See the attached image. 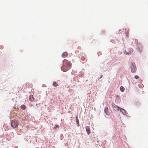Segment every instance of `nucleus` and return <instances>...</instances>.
Masks as SVG:
<instances>
[{"label": "nucleus", "instance_id": "1", "mask_svg": "<svg viewBox=\"0 0 148 148\" xmlns=\"http://www.w3.org/2000/svg\"><path fill=\"white\" fill-rule=\"evenodd\" d=\"M71 65L69 61L64 59L63 61V65L61 67V69L63 71H66L70 69Z\"/></svg>", "mask_w": 148, "mask_h": 148}, {"label": "nucleus", "instance_id": "2", "mask_svg": "<svg viewBox=\"0 0 148 148\" xmlns=\"http://www.w3.org/2000/svg\"><path fill=\"white\" fill-rule=\"evenodd\" d=\"M18 123L16 120H14L11 121V126L14 128L17 127L18 126Z\"/></svg>", "mask_w": 148, "mask_h": 148}, {"label": "nucleus", "instance_id": "3", "mask_svg": "<svg viewBox=\"0 0 148 148\" xmlns=\"http://www.w3.org/2000/svg\"><path fill=\"white\" fill-rule=\"evenodd\" d=\"M130 68L131 71L132 73H134L136 72V68L134 63L132 62L131 63Z\"/></svg>", "mask_w": 148, "mask_h": 148}, {"label": "nucleus", "instance_id": "4", "mask_svg": "<svg viewBox=\"0 0 148 148\" xmlns=\"http://www.w3.org/2000/svg\"><path fill=\"white\" fill-rule=\"evenodd\" d=\"M112 105L113 109L116 111H117L119 110L120 108L116 105L114 103H112Z\"/></svg>", "mask_w": 148, "mask_h": 148}, {"label": "nucleus", "instance_id": "5", "mask_svg": "<svg viewBox=\"0 0 148 148\" xmlns=\"http://www.w3.org/2000/svg\"><path fill=\"white\" fill-rule=\"evenodd\" d=\"M120 109L121 112L123 114L125 115L127 114V112L124 109L120 108Z\"/></svg>", "mask_w": 148, "mask_h": 148}, {"label": "nucleus", "instance_id": "6", "mask_svg": "<svg viewBox=\"0 0 148 148\" xmlns=\"http://www.w3.org/2000/svg\"><path fill=\"white\" fill-rule=\"evenodd\" d=\"M86 130L88 134H89L90 132V130L89 127L86 126Z\"/></svg>", "mask_w": 148, "mask_h": 148}, {"label": "nucleus", "instance_id": "7", "mask_svg": "<svg viewBox=\"0 0 148 148\" xmlns=\"http://www.w3.org/2000/svg\"><path fill=\"white\" fill-rule=\"evenodd\" d=\"M108 107H106L104 109V112L106 113V114L107 115H108L109 113V112L108 111Z\"/></svg>", "mask_w": 148, "mask_h": 148}, {"label": "nucleus", "instance_id": "8", "mask_svg": "<svg viewBox=\"0 0 148 148\" xmlns=\"http://www.w3.org/2000/svg\"><path fill=\"white\" fill-rule=\"evenodd\" d=\"M29 100L32 101H33L34 100V99L33 97V96L31 95H29Z\"/></svg>", "mask_w": 148, "mask_h": 148}, {"label": "nucleus", "instance_id": "9", "mask_svg": "<svg viewBox=\"0 0 148 148\" xmlns=\"http://www.w3.org/2000/svg\"><path fill=\"white\" fill-rule=\"evenodd\" d=\"M68 55V53L66 52H64L62 53V56L63 58L66 57Z\"/></svg>", "mask_w": 148, "mask_h": 148}, {"label": "nucleus", "instance_id": "10", "mask_svg": "<svg viewBox=\"0 0 148 148\" xmlns=\"http://www.w3.org/2000/svg\"><path fill=\"white\" fill-rule=\"evenodd\" d=\"M137 46L138 47V48L139 50L141 51L142 50V48L141 45L140 44H137Z\"/></svg>", "mask_w": 148, "mask_h": 148}, {"label": "nucleus", "instance_id": "11", "mask_svg": "<svg viewBox=\"0 0 148 148\" xmlns=\"http://www.w3.org/2000/svg\"><path fill=\"white\" fill-rule=\"evenodd\" d=\"M52 85L53 86H54L55 87L57 86H58V85L57 83H56V82H55V81L54 82H53Z\"/></svg>", "mask_w": 148, "mask_h": 148}, {"label": "nucleus", "instance_id": "12", "mask_svg": "<svg viewBox=\"0 0 148 148\" xmlns=\"http://www.w3.org/2000/svg\"><path fill=\"white\" fill-rule=\"evenodd\" d=\"M120 90L121 92H123L124 91L125 88L123 86H121L120 88Z\"/></svg>", "mask_w": 148, "mask_h": 148}, {"label": "nucleus", "instance_id": "13", "mask_svg": "<svg viewBox=\"0 0 148 148\" xmlns=\"http://www.w3.org/2000/svg\"><path fill=\"white\" fill-rule=\"evenodd\" d=\"M21 108L22 109L25 110V109L26 106L25 105H23L21 106Z\"/></svg>", "mask_w": 148, "mask_h": 148}, {"label": "nucleus", "instance_id": "14", "mask_svg": "<svg viewBox=\"0 0 148 148\" xmlns=\"http://www.w3.org/2000/svg\"><path fill=\"white\" fill-rule=\"evenodd\" d=\"M76 122L77 124L78 125V126H79V121L77 118H76Z\"/></svg>", "mask_w": 148, "mask_h": 148}, {"label": "nucleus", "instance_id": "15", "mask_svg": "<svg viewBox=\"0 0 148 148\" xmlns=\"http://www.w3.org/2000/svg\"><path fill=\"white\" fill-rule=\"evenodd\" d=\"M129 32L128 31H127L126 32V35L127 37H128L129 36Z\"/></svg>", "mask_w": 148, "mask_h": 148}, {"label": "nucleus", "instance_id": "16", "mask_svg": "<svg viewBox=\"0 0 148 148\" xmlns=\"http://www.w3.org/2000/svg\"><path fill=\"white\" fill-rule=\"evenodd\" d=\"M134 77L136 79H137L139 78V77L138 75H136Z\"/></svg>", "mask_w": 148, "mask_h": 148}, {"label": "nucleus", "instance_id": "17", "mask_svg": "<svg viewBox=\"0 0 148 148\" xmlns=\"http://www.w3.org/2000/svg\"><path fill=\"white\" fill-rule=\"evenodd\" d=\"M56 126V127H58V125H57Z\"/></svg>", "mask_w": 148, "mask_h": 148}, {"label": "nucleus", "instance_id": "18", "mask_svg": "<svg viewBox=\"0 0 148 148\" xmlns=\"http://www.w3.org/2000/svg\"><path fill=\"white\" fill-rule=\"evenodd\" d=\"M126 54H127H127H129V53H127Z\"/></svg>", "mask_w": 148, "mask_h": 148}]
</instances>
